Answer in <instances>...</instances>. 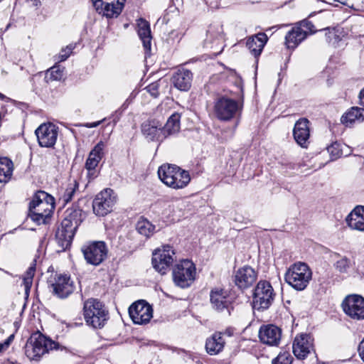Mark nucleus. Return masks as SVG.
Wrapping results in <instances>:
<instances>
[{
	"mask_svg": "<svg viewBox=\"0 0 364 364\" xmlns=\"http://www.w3.org/2000/svg\"><path fill=\"white\" fill-rule=\"evenodd\" d=\"M223 41V29L220 24H212L208 27L204 45L206 48L215 50L220 49L217 53H220Z\"/></svg>",
	"mask_w": 364,
	"mask_h": 364,
	"instance_id": "20",
	"label": "nucleus"
},
{
	"mask_svg": "<svg viewBox=\"0 0 364 364\" xmlns=\"http://www.w3.org/2000/svg\"><path fill=\"white\" fill-rule=\"evenodd\" d=\"M138 232L145 236L146 238L150 237L156 232V227L146 219L139 220L136 225Z\"/></svg>",
	"mask_w": 364,
	"mask_h": 364,
	"instance_id": "35",
	"label": "nucleus"
},
{
	"mask_svg": "<svg viewBox=\"0 0 364 364\" xmlns=\"http://www.w3.org/2000/svg\"><path fill=\"white\" fill-rule=\"evenodd\" d=\"M299 27H301L302 29H306L304 31H306V36L308 35V33H314L316 31L314 24L307 19L300 21Z\"/></svg>",
	"mask_w": 364,
	"mask_h": 364,
	"instance_id": "44",
	"label": "nucleus"
},
{
	"mask_svg": "<svg viewBox=\"0 0 364 364\" xmlns=\"http://www.w3.org/2000/svg\"><path fill=\"white\" fill-rule=\"evenodd\" d=\"M262 343L270 346H278L282 338V330L273 324L262 325L259 331Z\"/></svg>",
	"mask_w": 364,
	"mask_h": 364,
	"instance_id": "18",
	"label": "nucleus"
},
{
	"mask_svg": "<svg viewBox=\"0 0 364 364\" xmlns=\"http://www.w3.org/2000/svg\"><path fill=\"white\" fill-rule=\"evenodd\" d=\"M52 287L53 294L60 299L67 298L75 289L73 282L68 274H56Z\"/></svg>",
	"mask_w": 364,
	"mask_h": 364,
	"instance_id": "17",
	"label": "nucleus"
},
{
	"mask_svg": "<svg viewBox=\"0 0 364 364\" xmlns=\"http://www.w3.org/2000/svg\"><path fill=\"white\" fill-rule=\"evenodd\" d=\"M180 118L178 113H173L167 120L166 124L162 127L164 138L177 133L180 129Z\"/></svg>",
	"mask_w": 364,
	"mask_h": 364,
	"instance_id": "33",
	"label": "nucleus"
},
{
	"mask_svg": "<svg viewBox=\"0 0 364 364\" xmlns=\"http://www.w3.org/2000/svg\"><path fill=\"white\" fill-rule=\"evenodd\" d=\"M105 119H102V120H100V121H97V122H92V123H86L84 126L87 128H94V127H97L98 125H100L102 122H103Z\"/></svg>",
	"mask_w": 364,
	"mask_h": 364,
	"instance_id": "48",
	"label": "nucleus"
},
{
	"mask_svg": "<svg viewBox=\"0 0 364 364\" xmlns=\"http://www.w3.org/2000/svg\"><path fill=\"white\" fill-rule=\"evenodd\" d=\"M306 38V31L301 27H294L285 36V43L288 48H295Z\"/></svg>",
	"mask_w": 364,
	"mask_h": 364,
	"instance_id": "30",
	"label": "nucleus"
},
{
	"mask_svg": "<svg viewBox=\"0 0 364 364\" xmlns=\"http://www.w3.org/2000/svg\"><path fill=\"white\" fill-rule=\"evenodd\" d=\"M9 343L7 342H4L3 343H0V353L5 348H7Z\"/></svg>",
	"mask_w": 364,
	"mask_h": 364,
	"instance_id": "51",
	"label": "nucleus"
},
{
	"mask_svg": "<svg viewBox=\"0 0 364 364\" xmlns=\"http://www.w3.org/2000/svg\"><path fill=\"white\" fill-rule=\"evenodd\" d=\"M293 135L296 143L301 147H307L310 136L309 121L306 118H301L294 124Z\"/></svg>",
	"mask_w": 364,
	"mask_h": 364,
	"instance_id": "22",
	"label": "nucleus"
},
{
	"mask_svg": "<svg viewBox=\"0 0 364 364\" xmlns=\"http://www.w3.org/2000/svg\"><path fill=\"white\" fill-rule=\"evenodd\" d=\"M192 73L187 69L180 68L173 75L172 81L174 87L181 91H187L191 86Z\"/></svg>",
	"mask_w": 364,
	"mask_h": 364,
	"instance_id": "27",
	"label": "nucleus"
},
{
	"mask_svg": "<svg viewBox=\"0 0 364 364\" xmlns=\"http://www.w3.org/2000/svg\"><path fill=\"white\" fill-rule=\"evenodd\" d=\"M158 176L166 186L176 190L184 188L191 181L189 173L173 164L161 165L158 169Z\"/></svg>",
	"mask_w": 364,
	"mask_h": 364,
	"instance_id": "3",
	"label": "nucleus"
},
{
	"mask_svg": "<svg viewBox=\"0 0 364 364\" xmlns=\"http://www.w3.org/2000/svg\"><path fill=\"white\" fill-rule=\"evenodd\" d=\"M293 358L289 352L280 353L277 357L272 360V364H291Z\"/></svg>",
	"mask_w": 364,
	"mask_h": 364,
	"instance_id": "40",
	"label": "nucleus"
},
{
	"mask_svg": "<svg viewBox=\"0 0 364 364\" xmlns=\"http://www.w3.org/2000/svg\"><path fill=\"white\" fill-rule=\"evenodd\" d=\"M36 271V260H33L23 277V283L26 293L29 291L33 282V278Z\"/></svg>",
	"mask_w": 364,
	"mask_h": 364,
	"instance_id": "36",
	"label": "nucleus"
},
{
	"mask_svg": "<svg viewBox=\"0 0 364 364\" xmlns=\"http://www.w3.org/2000/svg\"><path fill=\"white\" fill-rule=\"evenodd\" d=\"M159 82L156 81L149 84L145 89L153 97L156 98L159 95Z\"/></svg>",
	"mask_w": 364,
	"mask_h": 364,
	"instance_id": "43",
	"label": "nucleus"
},
{
	"mask_svg": "<svg viewBox=\"0 0 364 364\" xmlns=\"http://www.w3.org/2000/svg\"><path fill=\"white\" fill-rule=\"evenodd\" d=\"M223 336L227 335L228 336L230 337L233 334V331L231 328L226 329L223 333L222 332Z\"/></svg>",
	"mask_w": 364,
	"mask_h": 364,
	"instance_id": "50",
	"label": "nucleus"
},
{
	"mask_svg": "<svg viewBox=\"0 0 364 364\" xmlns=\"http://www.w3.org/2000/svg\"><path fill=\"white\" fill-rule=\"evenodd\" d=\"M257 274L250 266L239 269L235 275V283L240 289H247L256 280Z\"/></svg>",
	"mask_w": 364,
	"mask_h": 364,
	"instance_id": "23",
	"label": "nucleus"
},
{
	"mask_svg": "<svg viewBox=\"0 0 364 364\" xmlns=\"http://www.w3.org/2000/svg\"><path fill=\"white\" fill-rule=\"evenodd\" d=\"M73 48L74 47L72 45L68 46L66 48H63L58 56V62H63L67 60V58L72 53Z\"/></svg>",
	"mask_w": 364,
	"mask_h": 364,
	"instance_id": "45",
	"label": "nucleus"
},
{
	"mask_svg": "<svg viewBox=\"0 0 364 364\" xmlns=\"http://www.w3.org/2000/svg\"><path fill=\"white\" fill-rule=\"evenodd\" d=\"M341 122L350 126L355 122H362L364 121V109L353 107L347 112H346L341 118Z\"/></svg>",
	"mask_w": 364,
	"mask_h": 364,
	"instance_id": "32",
	"label": "nucleus"
},
{
	"mask_svg": "<svg viewBox=\"0 0 364 364\" xmlns=\"http://www.w3.org/2000/svg\"><path fill=\"white\" fill-rule=\"evenodd\" d=\"M312 278V272L304 262H298L291 264L287 270L284 279L297 291L305 289Z\"/></svg>",
	"mask_w": 364,
	"mask_h": 364,
	"instance_id": "4",
	"label": "nucleus"
},
{
	"mask_svg": "<svg viewBox=\"0 0 364 364\" xmlns=\"http://www.w3.org/2000/svg\"><path fill=\"white\" fill-rule=\"evenodd\" d=\"M82 221V210L72 207L68 208L65 217L58 228L55 238L59 246L63 250L68 248L73 241L75 232Z\"/></svg>",
	"mask_w": 364,
	"mask_h": 364,
	"instance_id": "1",
	"label": "nucleus"
},
{
	"mask_svg": "<svg viewBox=\"0 0 364 364\" xmlns=\"http://www.w3.org/2000/svg\"><path fill=\"white\" fill-rule=\"evenodd\" d=\"M129 314L134 323L143 325L150 321L153 316V309L145 301L139 300L129 306Z\"/></svg>",
	"mask_w": 364,
	"mask_h": 364,
	"instance_id": "13",
	"label": "nucleus"
},
{
	"mask_svg": "<svg viewBox=\"0 0 364 364\" xmlns=\"http://www.w3.org/2000/svg\"><path fill=\"white\" fill-rule=\"evenodd\" d=\"M2 0H0V1H1Z\"/></svg>",
	"mask_w": 364,
	"mask_h": 364,
	"instance_id": "54",
	"label": "nucleus"
},
{
	"mask_svg": "<svg viewBox=\"0 0 364 364\" xmlns=\"http://www.w3.org/2000/svg\"><path fill=\"white\" fill-rule=\"evenodd\" d=\"M359 99L360 105L364 106V87L360 92Z\"/></svg>",
	"mask_w": 364,
	"mask_h": 364,
	"instance_id": "49",
	"label": "nucleus"
},
{
	"mask_svg": "<svg viewBox=\"0 0 364 364\" xmlns=\"http://www.w3.org/2000/svg\"><path fill=\"white\" fill-rule=\"evenodd\" d=\"M172 275L176 286L183 289L189 287L195 280V265L191 261L183 259L173 267Z\"/></svg>",
	"mask_w": 364,
	"mask_h": 364,
	"instance_id": "7",
	"label": "nucleus"
},
{
	"mask_svg": "<svg viewBox=\"0 0 364 364\" xmlns=\"http://www.w3.org/2000/svg\"><path fill=\"white\" fill-rule=\"evenodd\" d=\"M175 252L173 247L168 245L157 249L153 252L152 264L154 268L161 274H166L171 265L175 260Z\"/></svg>",
	"mask_w": 364,
	"mask_h": 364,
	"instance_id": "10",
	"label": "nucleus"
},
{
	"mask_svg": "<svg viewBox=\"0 0 364 364\" xmlns=\"http://www.w3.org/2000/svg\"><path fill=\"white\" fill-rule=\"evenodd\" d=\"M228 294L223 289L215 288L211 290L210 294V303L213 308L218 311L227 309L228 314H230L227 300Z\"/></svg>",
	"mask_w": 364,
	"mask_h": 364,
	"instance_id": "28",
	"label": "nucleus"
},
{
	"mask_svg": "<svg viewBox=\"0 0 364 364\" xmlns=\"http://www.w3.org/2000/svg\"><path fill=\"white\" fill-rule=\"evenodd\" d=\"M82 314L86 324L94 328H102L109 319V311L97 299L90 298L85 301Z\"/></svg>",
	"mask_w": 364,
	"mask_h": 364,
	"instance_id": "2",
	"label": "nucleus"
},
{
	"mask_svg": "<svg viewBox=\"0 0 364 364\" xmlns=\"http://www.w3.org/2000/svg\"><path fill=\"white\" fill-rule=\"evenodd\" d=\"M96 11L107 18H116L122 12L126 0H90Z\"/></svg>",
	"mask_w": 364,
	"mask_h": 364,
	"instance_id": "14",
	"label": "nucleus"
},
{
	"mask_svg": "<svg viewBox=\"0 0 364 364\" xmlns=\"http://www.w3.org/2000/svg\"><path fill=\"white\" fill-rule=\"evenodd\" d=\"M326 41L328 43H336L338 41V36H337L334 31H329L328 33H326Z\"/></svg>",
	"mask_w": 364,
	"mask_h": 364,
	"instance_id": "46",
	"label": "nucleus"
},
{
	"mask_svg": "<svg viewBox=\"0 0 364 364\" xmlns=\"http://www.w3.org/2000/svg\"><path fill=\"white\" fill-rule=\"evenodd\" d=\"M141 132L149 141H162L164 138L161 124L158 121H147L142 124Z\"/></svg>",
	"mask_w": 364,
	"mask_h": 364,
	"instance_id": "24",
	"label": "nucleus"
},
{
	"mask_svg": "<svg viewBox=\"0 0 364 364\" xmlns=\"http://www.w3.org/2000/svg\"><path fill=\"white\" fill-rule=\"evenodd\" d=\"M35 1H35V5H36V6H38V4H41L40 0H35Z\"/></svg>",
	"mask_w": 364,
	"mask_h": 364,
	"instance_id": "52",
	"label": "nucleus"
},
{
	"mask_svg": "<svg viewBox=\"0 0 364 364\" xmlns=\"http://www.w3.org/2000/svg\"><path fill=\"white\" fill-rule=\"evenodd\" d=\"M238 102L227 97H219L214 102V113L221 121H229L240 110Z\"/></svg>",
	"mask_w": 364,
	"mask_h": 364,
	"instance_id": "8",
	"label": "nucleus"
},
{
	"mask_svg": "<svg viewBox=\"0 0 364 364\" xmlns=\"http://www.w3.org/2000/svg\"><path fill=\"white\" fill-rule=\"evenodd\" d=\"M35 133L41 146L50 148L56 143L58 127L53 123H44L36 129Z\"/></svg>",
	"mask_w": 364,
	"mask_h": 364,
	"instance_id": "15",
	"label": "nucleus"
},
{
	"mask_svg": "<svg viewBox=\"0 0 364 364\" xmlns=\"http://www.w3.org/2000/svg\"><path fill=\"white\" fill-rule=\"evenodd\" d=\"M344 312L356 320L364 318V298L360 295H349L342 303Z\"/></svg>",
	"mask_w": 364,
	"mask_h": 364,
	"instance_id": "16",
	"label": "nucleus"
},
{
	"mask_svg": "<svg viewBox=\"0 0 364 364\" xmlns=\"http://www.w3.org/2000/svg\"><path fill=\"white\" fill-rule=\"evenodd\" d=\"M54 208V198L43 191L36 193L29 204V212L36 215L43 213L52 215Z\"/></svg>",
	"mask_w": 364,
	"mask_h": 364,
	"instance_id": "11",
	"label": "nucleus"
},
{
	"mask_svg": "<svg viewBox=\"0 0 364 364\" xmlns=\"http://www.w3.org/2000/svg\"><path fill=\"white\" fill-rule=\"evenodd\" d=\"M13 173V162L7 157L0 158V183H7Z\"/></svg>",
	"mask_w": 364,
	"mask_h": 364,
	"instance_id": "34",
	"label": "nucleus"
},
{
	"mask_svg": "<svg viewBox=\"0 0 364 364\" xmlns=\"http://www.w3.org/2000/svg\"><path fill=\"white\" fill-rule=\"evenodd\" d=\"M327 151L330 154L331 161L336 160L343 156L341 144L338 142H334L328 146Z\"/></svg>",
	"mask_w": 364,
	"mask_h": 364,
	"instance_id": "38",
	"label": "nucleus"
},
{
	"mask_svg": "<svg viewBox=\"0 0 364 364\" xmlns=\"http://www.w3.org/2000/svg\"><path fill=\"white\" fill-rule=\"evenodd\" d=\"M225 341L222 332H215L205 342L206 352L210 355L220 353L224 348Z\"/></svg>",
	"mask_w": 364,
	"mask_h": 364,
	"instance_id": "29",
	"label": "nucleus"
},
{
	"mask_svg": "<svg viewBox=\"0 0 364 364\" xmlns=\"http://www.w3.org/2000/svg\"><path fill=\"white\" fill-rule=\"evenodd\" d=\"M58 344L40 331L31 334L25 346V354L31 360H38L50 350L57 348Z\"/></svg>",
	"mask_w": 364,
	"mask_h": 364,
	"instance_id": "5",
	"label": "nucleus"
},
{
	"mask_svg": "<svg viewBox=\"0 0 364 364\" xmlns=\"http://www.w3.org/2000/svg\"><path fill=\"white\" fill-rule=\"evenodd\" d=\"M276 294L271 284L267 281H259L255 287L252 295L253 308L264 311L272 304Z\"/></svg>",
	"mask_w": 364,
	"mask_h": 364,
	"instance_id": "6",
	"label": "nucleus"
},
{
	"mask_svg": "<svg viewBox=\"0 0 364 364\" xmlns=\"http://www.w3.org/2000/svg\"><path fill=\"white\" fill-rule=\"evenodd\" d=\"M63 69L60 65H54L48 69L46 73V79L48 80H59L62 78Z\"/></svg>",
	"mask_w": 364,
	"mask_h": 364,
	"instance_id": "37",
	"label": "nucleus"
},
{
	"mask_svg": "<svg viewBox=\"0 0 364 364\" xmlns=\"http://www.w3.org/2000/svg\"><path fill=\"white\" fill-rule=\"evenodd\" d=\"M359 355L364 362V338L361 341L358 346Z\"/></svg>",
	"mask_w": 364,
	"mask_h": 364,
	"instance_id": "47",
	"label": "nucleus"
},
{
	"mask_svg": "<svg viewBox=\"0 0 364 364\" xmlns=\"http://www.w3.org/2000/svg\"><path fill=\"white\" fill-rule=\"evenodd\" d=\"M29 216L32 220L36 222L37 224H46L48 220L50 218L51 215L44 214L41 213L39 215H36V213L29 212Z\"/></svg>",
	"mask_w": 364,
	"mask_h": 364,
	"instance_id": "41",
	"label": "nucleus"
},
{
	"mask_svg": "<svg viewBox=\"0 0 364 364\" xmlns=\"http://www.w3.org/2000/svg\"><path fill=\"white\" fill-rule=\"evenodd\" d=\"M349 264L350 260L347 257H343L336 262L335 267L341 273H346L349 268Z\"/></svg>",
	"mask_w": 364,
	"mask_h": 364,
	"instance_id": "42",
	"label": "nucleus"
},
{
	"mask_svg": "<svg viewBox=\"0 0 364 364\" xmlns=\"http://www.w3.org/2000/svg\"><path fill=\"white\" fill-rule=\"evenodd\" d=\"M138 35L142 41L143 46L146 51L151 50V29L148 21L143 18L138 21Z\"/></svg>",
	"mask_w": 364,
	"mask_h": 364,
	"instance_id": "31",
	"label": "nucleus"
},
{
	"mask_svg": "<svg viewBox=\"0 0 364 364\" xmlns=\"http://www.w3.org/2000/svg\"><path fill=\"white\" fill-rule=\"evenodd\" d=\"M346 223L352 230L364 231V206H356L346 217Z\"/></svg>",
	"mask_w": 364,
	"mask_h": 364,
	"instance_id": "26",
	"label": "nucleus"
},
{
	"mask_svg": "<svg viewBox=\"0 0 364 364\" xmlns=\"http://www.w3.org/2000/svg\"><path fill=\"white\" fill-rule=\"evenodd\" d=\"M105 146V143L100 141L89 154L85 163V168L87 170V176L90 178H95L97 176L95 168L104 156L103 150Z\"/></svg>",
	"mask_w": 364,
	"mask_h": 364,
	"instance_id": "21",
	"label": "nucleus"
},
{
	"mask_svg": "<svg viewBox=\"0 0 364 364\" xmlns=\"http://www.w3.org/2000/svg\"><path fill=\"white\" fill-rule=\"evenodd\" d=\"M77 189H78V183L75 181L68 185L63 196V200L65 203H67L73 199Z\"/></svg>",
	"mask_w": 364,
	"mask_h": 364,
	"instance_id": "39",
	"label": "nucleus"
},
{
	"mask_svg": "<svg viewBox=\"0 0 364 364\" xmlns=\"http://www.w3.org/2000/svg\"><path fill=\"white\" fill-rule=\"evenodd\" d=\"M0 98L2 100L5 98V96L3 94H1V92H0Z\"/></svg>",
	"mask_w": 364,
	"mask_h": 364,
	"instance_id": "53",
	"label": "nucleus"
},
{
	"mask_svg": "<svg viewBox=\"0 0 364 364\" xmlns=\"http://www.w3.org/2000/svg\"><path fill=\"white\" fill-rule=\"evenodd\" d=\"M82 252L88 264L98 266L107 258L108 249L105 242L94 241L83 245Z\"/></svg>",
	"mask_w": 364,
	"mask_h": 364,
	"instance_id": "9",
	"label": "nucleus"
},
{
	"mask_svg": "<svg viewBox=\"0 0 364 364\" xmlns=\"http://www.w3.org/2000/svg\"><path fill=\"white\" fill-rule=\"evenodd\" d=\"M115 202L113 191L106 188L95 196L92 202L93 212L97 216H105L112 211Z\"/></svg>",
	"mask_w": 364,
	"mask_h": 364,
	"instance_id": "12",
	"label": "nucleus"
},
{
	"mask_svg": "<svg viewBox=\"0 0 364 364\" xmlns=\"http://www.w3.org/2000/svg\"><path fill=\"white\" fill-rule=\"evenodd\" d=\"M268 41L267 36L264 33H259L247 38L246 46L251 54L257 58Z\"/></svg>",
	"mask_w": 364,
	"mask_h": 364,
	"instance_id": "25",
	"label": "nucleus"
},
{
	"mask_svg": "<svg viewBox=\"0 0 364 364\" xmlns=\"http://www.w3.org/2000/svg\"><path fill=\"white\" fill-rule=\"evenodd\" d=\"M292 349L294 355L300 360L307 357L313 350V339L308 334H301L294 340Z\"/></svg>",
	"mask_w": 364,
	"mask_h": 364,
	"instance_id": "19",
	"label": "nucleus"
}]
</instances>
